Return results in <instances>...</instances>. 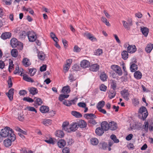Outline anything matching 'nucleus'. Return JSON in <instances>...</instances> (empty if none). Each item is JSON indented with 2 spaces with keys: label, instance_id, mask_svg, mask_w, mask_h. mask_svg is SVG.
I'll return each instance as SVG.
<instances>
[{
  "label": "nucleus",
  "instance_id": "obj_35",
  "mask_svg": "<svg viewBox=\"0 0 153 153\" xmlns=\"http://www.w3.org/2000/svg\"><path fill=\"white\" fill-rule=\"evenodd\" d=\"M64 135L63 131L61 130H58L56 131V135L59 137L62 138L64 136Z\"/></svg>",
  "mask_w": 153,
  "mask_h": 153
},
{
  "label": "nucleus",
  "instance_id": "obj_21",
  "mask_svg": "<svg viewBox=\"0 0 153 153\" xmlns=\"http://www.w3.org/2000/svg\"><path fill=\"white\" fill-rule=\"evenodd\" d=\"M39 110L42 113H46L49 111V109L48 106L42 105L40 107Z\"/></svg>",
  "mask_w": 153,
  "mask_h": 153
},
{
  "label": "nucleus",
  "instance_id": "obj_13",
  "mask_svg": "<svg viewBox=\"0 0 153 153\" xmlns=\"http://www.w3.org/2000/svg\"><path fill=\"white\" fill-rule=\"evenodd\" d=\"M90 63L89 62L85 59L82 60L80 62V65L83 68H86L90 66Z\"/></svg>",
  "mask_w": 153,
  "mask_h": 153
},
{
  "label": "nucleus",
  "instance_id": "obj_33",
  "mask_svg": "<svg viewBox=\"0 0 153 153\" xmlns=\"http://www.w3.org/2000/svg\"><path fill=\"white\" fill-rule=\"evenodd\" d=\"M128 53L126 51H123L122 52V57L123 59L126 60L128 58Z\"/></svg>",
  "mask_w": 153,
  "mask_h": 153
},
{
  "label": "nucleus",
  "instance_id": "obj_30",
  "mask_svg": "<svg viewBox=\"0 0 153 153\" xmlns=\"http://www.w3.org/2000/svg\"><path fill=\"white\" fill-rule=\"evenodd\" d=\"M153 48V45L152 44H148L145 48V50L147 53H150Z\"/></svg>",
  "mask_w": 153,
  "mask_h": 153
},
{
  "label": "nucleus",
  "instance_id": "obj_37",
  "mask_svg": "<svg viewBox=\"0 0 153 153\" xmlns=\"http://www.w3.org/2000/svg\"><path fill=\"white\" fill-rule=\"evenodd\" d=\"M71 114L76 118H80L82 115L80 113L75 111H72L71 112Z\"/></svg>",
  "mask_w": 153,
  "mask_h": 153
},
{
  "label": "nucleus",
  "instance_id": "obj_34",
  "mask_svg": "<svg viewBox=\"0 0 153 153\" xmlns=\"http://www.w3.org/2000/svg\"><path fill=\"white\" fill-rule=\"evenodd\" d=\"M70 91L69 87L68 85L64 87L62 90V92L64 94H68L69 93Z\"/></svg>",
  "mask_w": 153,
  "mask_h": 153
},
{
  "label": "nucleus",
  "instance_id": "obj_42",
  "mask_svg": "<svg viewBox=\"0 0 153 153\" xmlns=\"http://www.w3.org/2000/svg\"><path fill=\"white\" fill-rule=\"evenodd\" d=\"M29 74H30V76H33L36 73V70L35 68H30L29 69Z\"/></svg>",
  "mask_w": 153,
  "mask_h": 153
},
{
  "label": "nucleus",
  "instance_id": "obj_39",
  "mask_svg": "<svg viewBox=\"0 0 153 153\" xmlns=\"http://www.w3.org/2000/svg\"><path fill=\"white\" fill-rule=\"evenodd\" d=\"M11 53L12 56L16 57L18 55V52L16 49H13L11 52Z\"/></svg>",
  "mask_w": 153,
  "mask_h": 153
},
{
  "label": "nucleus",
  "instance_id": "obj_46",
  "mask_svg": "<svg viewBox=\"0 0 153 153\" xmlns=\"http://www.w3.org/2000/svg\"><path fill=\"white\" fill-rule=\"evenodd\" d=\"M110 137L111 139L114 141V143H117L119 142V140L117 139L116 135H111L110 136Z\"/></svg>",
  "mask_w": 153,
  "mask_h": 153
},
{
  "label": "nucleus",
  "instance_id": "obj_28",
  "mask_svg": "<svg viewBox=\"0 0 153 153\" xmlns=\"http://www.w3.org/2000/svg\"><path fill=\"white\" fill-rule=\"evenodd\" d=\"M23 79L27 82H34L32 78L29 77L27 75L24 74L23 75Z\"/></svg>",
  "mask_w": 153,
  "mask_h": 153
},
{
  "label": "nucleus",
  "instance_id": "obj_17",
  "mask_svg": "<svg viewBox=\"0 0 153 153\" xmlns=\"http://www.w3.org/2000/svg\"><path fill=\"white\" fill-rule=\"evenodd\" d=\"M19 42L15 38H13L10 40V45L13 48H15L19 44Z\"/></svg>",
  "mask_w": 153,
  "mask_h": 153
},
{
  "label": "nucleus",
  "instance_id": "obj_61",
  "mask_svg": "<svg viewBox=\"0 0 153 153\" xmlns=\"http://www.w3.org/2000/svg\"><path fill=\"white\" fill-rule=\"evenodd\" d=\"M17 48L20 50H22L23 49V43L21 42H19V44L17 45Z\"/></svg>",
  "mask_w": 153,
  "mask_h": 153
},
{
  "label": "nucleus",
  "instance_id": "obj_64",
  "mask_svg": "<svg viewBox=\"0 0 153 153\" xmlns=\"http://www.w3.org/2000/svg\"><path fill=\"white\" fill-rule=\"evenodd\" d=\"M27 109L28 110L30 111H34L36 113H37L36 110L33 107H29L27 108Z\"/></svg>",
  "mask_w": 153,
  "mask_h": 153
},
{
  "label": "nucleus",
  "instance_id": "obj_60",
  "mask_svg": "<svg viewBox=\"0 0 153 153\" xmlns=\"http://www.w3.org/2000/svg\"><path fill=\"white\" fill-rule=\"evenodd\" d=\"M74 52H78L80 51V49L77 46H75L74 48Z\"/></svg>",
  "mask_w": 153,
  "mask_h": 153
},
{
  "label": "nucleus",
  "instance_id": "obj_56",
  "mask_svg": "<svg viewBox=\"0 0 153 153\" xmlns=\"http://www.w3.org/2000/svg\"><path fill=\"white\" fill-rule=\"evenodd\" d=\"M46 65H44L40 68V70L41 71H44L46 70Z\"/></svg>",
  "mask_w": 153,
  "mask_h": 153
},
{
  "label": "nucleus",
  "instance_id": "obj_43",
  "mask_svg": "<svg viewBox=\"0 0 153 153\" xmlns=\"http://www.w3.org/2000/svg\"><path fill=\"white\" fill-rule=\"evenodd\" d=\"M116 94V92L115 90H112L109 93L108 97L110 99H111L115 97Z\"/></svg>",
  "mask_w": 153,
  "mask_h": 153
},
{
  "label": "nucleus",
  "instance_id": "obj_40",
  "mask_svg": "<svg viewBox=\"0 0 153 153\" xmlns=\"http://www.w3.org/2000/svg\"><path fill=\"white\" fill-rule=\"evenodd\" d=\"M52 123V120L50 119H44L42 122V123L45 126L50 125Z\"/></svg>",
  "mask_w": 153,
  "mask_h": 153
},
{
  "label": "nucleus",
  "instance_id": "obj_57",
  "mask_svg": "<svg viewBox=\"0 0 153 153\" xmlns=\"http://www.w3.org/2000/svg\"><path fill=\"white\" fill-rule=\"evenodd\" d=\"M79 106L82 108H85L86 107V104L84 102H80L78 104Z\"/></svg>",
  "mask_w": 153,
  "mask_h": 153
},
{
  "label": "nucleus",
  "instance_id": "obj_62",
  "mask_svg": "<svg viewBox=\"0 0 153 153\" xmlns=\"http://www.w3.org/2000/svg\"><path fill=\"white\" fill-rule=\"evenodd\" d=\"M8 84L9 88H11L12 86V82L11 81V78L9 77L8 80L7 81Z\"/></svg>",
  "mask_w": 153,
  "mask_h": 153
},
{
  "label": "nucleus",
  "instance_id": "obj_3",
  "mask_svg": "<svg viewBox=\"0 0 153 153\" xmlns=\"http://www.w3.org/2000/svg\"><path fill=\"white\" fill-rule=\"evenodd\" d=\"M27 36L29 41L33 42L36 40L37 38L36 33L32 31H29L27 33Z\"/></svg>",
  "mask_w": 153,
  "mask_h": 153
},
{
  "label": "nucleus",
  "instance_id": "obj_23",
  "mask_svg": "<svg viewBox=\"0 0 153 153\" xmlns=\"http://www.w3.org/2000/svg\"><path fill=\"white\" fill-rule=\"evenodd\" d=\"M34 101L35 103L34 106L35 107L41 105L43 102L42 100L39 98L35 97Z\"/></svg>",
  "mask_w": 153,
  "mask_h": 153
},
{
  "label": "nucleus",
  "instance_id": "obj_18",
  "mask_svg": "<svg viewBox=\"0 0 153 153\" xmlns=\"http://www.w3.org/2000/svg\"><path fill=\"white\" fill-rule=\"evenodd\" d=\"M56 139L54 138H52L51 137H49V138H46V139L45 140V142L49 144L54 145L56 142Z\"/></svg>",
  "mask_w": 153,
  "mask_h": 153
},
{
  "label": "nucleus",
  "instance_id": "obj_29",
  "mask_svg": "<svg viewBox=\"0 0 153 153\" xmlns=\"http://www.w3.org/2000/svg\"><path fill=\"white\" fill-rule=\"evenodd\" d=\"M84 117L85 118H86L87 119H91L92 118H96V116L94 114L91 113V114H86L84 115Z\"/></svg>",
  "mask_w": 153,
  "mask_h": 153
},
{
  "label": "nucleus",
  "instance_id": "obj_51",
  "mask_svg": "<svg viewBox=\"0 0 153 153\" xmlns=\"http://www.w3.org/2000/svg\"><path fill=\"white\" fill-rule=\"evenodd\" d=\"M23 100L29 102H32L34 101V100L28 97H25L23 98Z\"/></svg>",
  "mask_w": 153,
  "mask_h": 153
},
{
  "label": "nucleus",
  "instance_id": "obj_22",
  "mask_svg": "<svg viewBox=\"0 0 153 153\" xmlns=\"http://www.w3.org/2000/svg\"><path fill=\"white\" fill-rule=\"evenodd\" d=\"M11 36V34L10 32H5L3 33L1 35V38L3 39H9Z\"/></svg>",
  "mask_w": 153,
  "mask_h": 153
},
{
  "label": "nucleus",
  "instance_id": "obj_44",
  "mask_svg": "<svg viewBox=\"0 0 153 153\" xmlns=\"http://www.w3.org/2000/svg\"><path fill=\"white\" fill-rule=\"evenodd\" d=\"M91 144L93 145H97L99 143V141L96 138H92L91 140Z\"/></svg>",
  "mask_w": 153,
  "mask_h": 153
},
{
  "label": "nucleus",
  "instance_id": "obj_19",
  "mask_svg": "<svg viewBox=\"0 0 153 153\" xmlns=\"http://www.w3.org/2000/svg\"><path fill=\"white\" fill-rule=\"evenodd\" d=\"M66 143V142L64 140L61 139L58 141L57 144L59 148H63L65 146Z\"/></svg>",
  "mask_w": 153,
  "mask_h": 153
},
{
  "label": "nucleus",
  "instance_id": "obj_49",
  "mask_svg": "<svg viewBox=\"0 0 153 153\" xmlns=\"http://www.w3.org/2000/svg\"><path fill=\"white\" fill-rule=\"evenodd\" d=\"M149 127V123L148 122H145L143 126V128L146 131H148Z\"/></svg>",
  "mask_w": 153,
  "mask_h": 153
},
{
  "label": "nucleus",
  "instance_id": "obj_5",
  "mask_svg": "<svg viewBox=\"0 0 153 153\" xmlns=\"http://www.w3.org/2000/svg\"><path fill=\"white\" fill-rule=\"evenodd\" d=\"M77 100V98H75L71 101L65 100L63 101V104L66 106H71L72 104H75Z\"/></svg>",
  "mask_w": 153,
  "mask_h": 153
},
{
  "label": "nucleus",
  "instance_id": "obj_8",
  "mask_svg": "<svg viewBox=\"0 0 153 153\" xmlns=\"http://www.w3.org/2000/svg\"><path fill=\"white\" fill-rule=\"evenodd\" d=\"M123 25L125 28L128 30L130 29V27L132 25V21L131 20H129L128 22L125 21H123Z\"/></svg>",
  "mask_w": 153,
  "mask_h": 153
},
{
  "label": "nucleus",
  "instance_id": "obj_50",
  "mask_svg": "<svg viewBox=\"0 0 153 153\" xmlns=\"http://www.w3.org/2000/svg\"><path fill=\"white\" fill-rule=\"evenodd\" d=\"M100 78L103 81L106 80L107 79V76L105 74H102L100 75Z\"/></svg>",
  "mask_w": 153,
  "mask_h": 153
},
{
  "label": "nucleus",
  "instance_id": "obj_38",
  "mask_svg": "<svg viewBox=\"0 0 153 153\" xmlns=\"http://www.w3.org/2000/svg\"><path fill=\"white\" fill-rule=\"evenodd\" d=\"M30 93L33 95H34L38 93V91L37 89L34 87H32L30 88L29 90Z\"/></svg>",
  "mask_w": 153,
  "mask_h": 153
},
{
  "label": "nucleus",
  "instance_id": "obj_31",
  "mask_svg": "<svg viewBox=\"0 0 153 153\" xmlns=\"http://www.w3.org/2000/svg\"><path fill=\"white\" fill-rule=\"evenodd\" d=\"M142 73L139 71L135 72L134 74V77L137 79H140L142 77Z\"/></svg>",
  "mask_w": 153,
  "mask_h": 153
},
{
  "label": "nucleus",
  "instance_id": "obj_41",
  "mask_svg": "<svg viewBox=\"0 0 153 153\" xmlns=\"http://www.w3.org/2000/svg\"><path fill=\"white\" fill-rule=\"evenodd\" d=\"M105 105V102L104 101L99 102L97 104V108L98 109L102 108Z\"/></svg>",
  "mask_w": 153,
  "mask_h": 153
},
{
  "label": "nucleus",
  "instance_id": "obj_59",
  "mask_svg": "<svg viewBox=\"0 0 153 153\" xmlns=\"http://www.w3.org/2000/svg\"><path fill=\"white\" fill-rule=\"evenodd\" d=\"M111 87L113 89V90H115L117 87V84L115 82H113L111 84Z\"/></svg>",
  "mask_w": 153,
  "mask_h": 153
},
{
  "label": "nucleus",
  "instance_id": "obj_58",
  "mask_svg": "<svg viewBox=\"0 0 153 153\" xmlns=\"http://www.w3.org/2000/svg\"><path fill=\"white\" fill-rule=\"evenodd\" d=\"M69 149L67 147L64 148L62 150L63 153H69Z\"/></svg>",
  "mask_w": 153,
  "mask_h": 153
},
{
  "label": "nucleus",
  "instance_id": "obj_32",
  "mask_svg": "<svg viewBox=\"0 0 153 153\" xmlns=\"http://www.w3.org/2000/svg\"><path fill=\"white\" fill-rule=\"evenodd\" d=\"M27 36V33L25 31H22L19 33V36L20 39L25 38Z\"/></svg>",
  "mask_w": 153,
  "mask_h": 153
},
{
  "label": "nucleus",
  "instance_id": "obj_52",
  "mask_svg": "<svg viewBox=\"0 0 153 153\" xmlns=\"http://www.w3.org/2000/svg\"><path fill=\"white\" fill-rule=\"evenodd\" d=\"M107 87L104 84L101 85L100 87V90L103 91H105L106 90Z\"/></svg>",
  "mask_w": 153,
  "mask_h": 153
},
{
  "label": "nucleus",
  "instance_id": "obj_9",
  "mask_svg": "<svg viewBox=\"0 0 153 153\" xmlns=\"http://www.w3.org/2000/svg\"><path fill=\"white\" fill-rule=\"evenodd\" d=\"M101 127L105 131H108L109 128V123L106 121L102 122L101 124Z\"/></svg>",
  "mask_w": 153,
  "mask_h": 153
},
{
  "label": "nucleus",
  "instance_id": "obj_53",
  "mask_svg": "<svg viewBox=\"0 0 153 153\" xmlns=\"http://www.w3.org/2000/svg\"><path fill=\"white\" fill-rule=\"evenodd\" d=\"M69 79L71 82L76 80V79L74 76L73 74L72 73L70 74Z\"/></svg>",
  "mask_w": 153,
  "mask_h": 153
},
{
  "label": "nucleus",
  "instance_id": "obj_15",
  "mask_svg": "<svg viewBox=\"0 0 153 153\" xmlns=\"http://www.w3.org/2000/svg\"><path fill=\"white\" fill-rule=\"evenodd\" d=\"M69 123L68 122H64L62 124V129L68 132H70L69 126Z\"/></svg>",
  "mask_w": 153,
  "mask_h": 153
},
{
  "label": "nucleus",
  "instance_id": "obj_2",
  "mask_svg": "<svg viewBox=\"0 0 153 153\" xmlns=\"http://www.w3.org/2000/svg\"><path fill=\"white\" fill-rule=\"evenodd\" d=\"M139 114V116L141 119L144 120L148 115V113L146 108L144 106H142L138 111Z\"/></svg>",
  "mask_w": 153,
  "mask_h": 153
},
{
  "label": "nucleus",
  "instance_id": "obj_20",
  "mask_svg": "<svg viewBox=\"0 0 153 153\" xmlns=\"http://www.w3.org/2000/svg\"><path fill=\"white\" fill-rule=\"evenodd\" d=\"M99 68V66L97 64H93L90 66L89 69L91 71H97Z\"/></svg>",
  "mask_w": 153,
  "mask_h": 153
},
{
  "label": "nucleus",
  "instance_id": "obj_45",
  "mask_svg": "<svg viewBox=\"0 0 153 153\" xmlns=\"http://www.w3.org/2000/svg\"><path fill=\"white\" fill-rule=\"evenodd\" d=\"M38 56L39 59L44 60L45 58V55L42 52H39L38 54Z\"/></svg>",
  "mask_w": 153,
  "mask_h": 153
},
{
  "label": "nucleus",
  "instance_id": "obj_6",
  "mask_svg": "<svg viewBox=\"0 0 153 153\" xmlns=\"http://www.w3.org/2000/svg\"><path fill=\"white\" fill-rule=\"evenodd\" d=\"M121 94L122 97L126 100H129V93L128 92V90L124 89L121 92Z\"/></svg>",
  "mask_w": 153,
  "mask_h": 153
},
{
  "label": "nucleus",
  "instance_id": "obj_48",
  "mask_svg": "<svg viewBox=\"0 0 153 153\" xmlns=\"http://www.w3.org/2000/svg\"><path fill=\"white\" fill-rule=\"evenodd\" d=\"M16 130V131H19L20 133H22V134L26 135L27 134V132L21 129L20 128L17 127L15 128Z\"/></svg>",
  "mask_w": 153,
  "mask_h": 153
},
{
  "label": "nucleus",
  "instance_id": "obj_7",
  "mask_svg": "<svg viewBox=\"0 0 153 153\" xmlns=\"http://www.w3.org/2000/svg\"><path fill=\"white\" fill-rule=\"evenodd\" d=\"M128 46L127 48V51L128 53H133L135 52L137 50V49L135 45H129L128 44Z\"/></svg>",
  "mask_w": 153,
  "mask_h": 153
},
{
  "label": "nucleus",
  "instance_id": "obj_10",
  "mask_svg": "<svg viewBox=\"0 0 153 153\" xmlns=\"http://www.w3.org/2000/svg\"><path fill=\"white\" fill-rule=\"evenodd\" d=\"M14 90L13 88H11L8 92L6 93V95L7 96L9 100L12 101L13 100V95Z\"/></svg>",
  "mask_w": 153,
  "mask_h": 153
},
{
  "label": "nucleus",
  "instance_id": "obj_63",
  "mask_svg": "<svg viewBox=\"0 0 153 153\" xmlns=\"http://www.w3.org/2000/svg\"><path fill=\"white\" fill-rule=\"evenodd\" d=\"M133 135L132 134H130L126 137V139L128 141L130 140L132 138Z\"/></svg>",
  "mask_w": 153,
  "mask_h": 153
},
{
  "label": "nucleus",
  "instance_id": "obj_55",
  "mask_svg": "<svg viewBox=\"0 0 153 153\" xmlns=\"http://www.w3.org/2000/svg\"><path fill=\"white\" fill-rule=\"evenodd\" d=\"M102 146L101 148L103 150H105L107 148V144L105 142L102 143H100Z\"/></svg>",
  "mask_w": 153,
  "mask_h": 153
},
{
  "label": "nucleus",
  "instance_id": "obj_27",
  "mask_svg": "<svg viewBox=\"0 0 153 153\" xmlns=\"http://www.w3.org/2000/svg\"><path fill=\"white\" fill-rule=\"evenodd\" d=\"M97 134L99 136L102 135L104 133V130L101 127H98L95 130Z\"/></svg>",
  "mask_w": 153,
  "mask_h": 153
},
{
  "label": "nucleus",
  "instance_id": "obj_14",
  "mask_svg": "<svg viewBox=\"0 0 153 153\" xmlns=\"http://www.w3.org/2000/svg\"><path fill=\"white\" fill-rule=\"evenodd\" d=\"M140 31L143 34L145 37L147 36L149 31V29L147 27H140Z\"/></svg>",
  "mask_w": 153,
  "mask_h": 153
},
{
  "label": "nucleus",
  "instance_id": "obj_36",
  "mask_svg": "<svg viewBox=\"0 0 153 153\" xmlns=\"http://www.w3.org/2000/svg\"><path fill=\"white\" fill-rule=\"evenodd\" d=\"M137 66L134 63H132L130 67V70L132 72H134L136 70H137Z\"/></svg>",
  "mask_w": 153,
  "mask_h": 153
},
{
  "label": "nucleus",
  "instance_id": "obj_54",
  "mask_svg": "<svg viewBox=\"0 0 153 153\" xmlns=\"http://www.w3.org/2000/svg\"><path fill=\"white\" fill-rule=\"evenodd\" d=\"M88 123L90 124H92L94 125H96L97 123L94 118L88 120Z\"/></svg>",
  "mask_w": 153,
  "mask_h": 153
},
{
  "label": "nucleus",
  "instance_id": "obj_26",
  "mask_svg": "<svg viewBox=\"0 0 153 153\" xmlns=\"http://www.w3.org/2000/svg\"><path fill=\"white\" fill-rule=\"evenodd\" d=\"M109 128L111 130H115L117 128V125L114 121L109 123Z\"/></svg>",
  "mask_w": 153,
  "mask_h": 153
},
{
  "label": "nucleus",
  "instance_id": "obj_1",
  "mask_svg": "<svg viewBox=\"0 0 153 153\" xmlns=\"http://www.w3.org/2000/svg\"><path fill=\"white\" fill-rule=\"evenodd\" d=\"M0 133L2 137H8L12 140H15L16 139L15 135L13 133V129L9 127H6L2 129Z\"/></svg>",
  "mask_w": 153,
  "mask_h": 153
},
{
  "label": "nucleus",
  "instance_id": "obj_47",
  "mask_svg": "<svg viewBox=\"0 0 153 153\" xmlns=\"http://www.w3.org/2000/svg\"><path fill=\"white\" fill-rule=\"evenodd\" d=\"M102 53V50L101 49H99L96 50L94 52V54L97 56L100 55Z\"/></svg>",
  "mask_w": 153,
  "mask_h": 153
},
{
  "label": "nucleus",
  "instance_id": "obj_24",
  "mask_svg": "<svg viewBox=\"0 0 153 153\" xmlns=\"http://www.w3.org/2000/svg\"><path fill=\"white\" fill-rule=\"evenodd\" d=\"M22 62L23 65L26 67H27L31 65L29 59L27 58H24Z\"/></svg>",
  "mask_w": 153,
  "mask_h": 153
},
{
  "label": "nucleus",
  "instance_id": "obj_12",
  "mask_svg": "<svg viewBox=\"0 0 153 153\" xmlns=\"http://www.w3.org/2000/svg\"><path fill=\"white\" fill-rule=\"evenodd\" d=\"M84 36L88 39H89L92 41H94L96 40V39L92 34L90 33L86 32L84 34Z\"/></svg>",
  "mask_w": 153,
  "mask_h": 153
},
{
  "label": "nucleus",
  "instance_id": "obj_16",
  "mask_svg": "<svg viewBox=\"0 0 153 153\" xmlns=\"http://www.w3.org/2000/svg\"><path fill=\"white\" fill-rule=\"evenodd\" d=\"M77 122L78 127H79L81 128H84L86 126L87 124L84 120H81L79 121H77Z\"/></svg>",
  "mask_w": 153,
  "mask_h": 153
},
{
  "label": "nucleus",
  "instance_id": "obj_25",
  "mask_svg": "<svg viewBox=\"0 0 153 153\" xmlns=\"http://www.w3.org/2000/svg\"><path fill=\"white\" fill-rule=\"evenodd\" d=\"M14 140H12L9 139H7L4 141V145L5 146L8 147L10 146L12 144V142Z\"/></svg>",
  "mask_w": 153,
  "mask_h": 153
},
{
  "label": "nucleus",
  "instance_id": "obj_4",
  "mask_svg": "<svg viewBox=\"0 0 153 153\" xmlns=\"http://www.w3.org/2000/svg\"><path fill=\"white\" fill-rule=\"evenodd\" d=\"M111 68L119 76H121L123 74V72L121 68L117 65H112Z\"/></svg>",
  "mask_w": 153,
  "mask_h": 153
},
{
  "label": "nucleus",
  "instance_id": "obj_11",
  "mask_svg": "<svg viewBox=\"0 0 153 153\" xmlns=\"http://www.w3.org/2000/svg\"><path fill=\"white\" fill-rule=\"evenodd\" d=\"M77 124V122H73L71 124V126L69 127L70 132V131H75L77 130L79 128Z\"/></svg>",
  "mask_w": 153,
  "mask_h": 153
}]
</instances>
